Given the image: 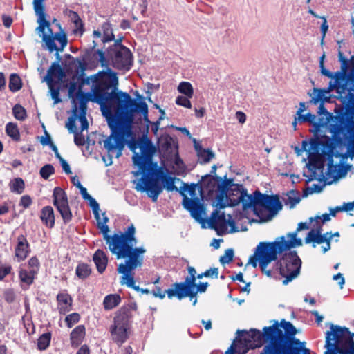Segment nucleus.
Segmentation results:
<instances>
[{"label":"nucleus","instance_id":"nucleus-1","mask_svg":"<svg viewBox=\"0 0 354 354\" xmlns=\"http://www.w3.org/2000/svg\"><path fill=\"white\" fill-rule=\"evenodd\" d=\"M129 147L133 153L132 157L133 165L138 168V170L131 173L135 177L142 175L140 178L132 181L136 191L146 192L153 202H156L163 187L158 179L151 178L153 176L161 177L164 187L167 192L180 191L175 186V183L179 182L180 179L165 174L162 168H158L157 164L152 162L155 149L147 137L131 141Z\"/></svg>","mask_w":354,"mask_h":354},{"label":"nucleus","instance_id":"nucleus-2","mask_svg":"<svg viewBox=\"0 0 354 354\" xmlns=\"http://www.w3.org/2000/svg\"><path fill=\"white\" fill-rule=\"evenodd\" d=\"M297 112L295 119L299 123L309 122L317 141L311 142L312 149L323 147L322 153L329 155L334 149L333 140L349 138L354 149V112Z\"/></svg>","mask_w":354,"mask_h":354},{"label":"nucleus","instance_id":"nucleus-3","mask_svg":"<svg viewBox=\"0 0 354 354\" xmlns=\"http://www.w3.org/2000/svg\"><path fill=\"white\" fill-rule=\"evenodd\" d=\"M118 85L116 73H112L111 75H104L93 89L92 100L99 104L100 111H148V103L152 104L153 109L163 111L151 100L153 93L160 88L159 84L147 83L146 97L136 91L133 98L128 93L119 90Z\"/></svg>","mask_w":354,"mask_h":354},{"label":"nucleus","instance_id":"nucleus-4","mask_svg":"<svg viewBox=\"0 0 354 354\" xmlns=\"http://www.w3.org/2000/svg\"><path fill=\"white\" fill-rule=\"evenodd\" d=\"M135 112H102L111 129V135L104 140V147L109 153L108 159L103 158L106 166L112 164L111 154L122 155L126 140L132 136V125Z\"/></svg>","mask_w":354,"mask_h":354},{"label":"nucleus","instance_id":"nucleus-5","mask_svg":"<svg viewBox=\"0 0 354 354\" xmlns=\"http://www.w3.org/2000/svg\"><path fill=\"white\" fill-rule=\"evenodd\" d=\"M350 66L349 80L353 84L352 86L346 88V84L344 83V75L337 73L335 76L336 83L330 81L327 89H314L310 103L317 104L321 102L319 111H326L323 103L330 101V93L335 90L345 107V111H354V55L350 58Z\"/></svg>","mask_w":354,"mask_h":354},{"label":"nucleus","instance_id":"nucleus-6","mask_svg":"<svg viewBox=\"0 0 354 354\" xmlns=\"http://www.w3.org/2000/svg\"><path fill=\"white\" fill-rule=\"evenodd\" d=\"M137 242V239L135 238L134 240H131L127 243V250L120 252V254L117 252L112 254L116 256L117 259H126L125 262L119 264L117 268L118 272L122 274L120 284L122 286L125 285L138 292L148 294L150 291L148 289L140 288L139 286H136L134 280L133 270L142 267L144 254L146 252V249L143 246L135 247Z\"/></svg>","mask_w":354,"mask_h":354},{"label":"nucleus","instance_id":"nucleus-7","mask_svg":"<svg viewBox=\"0 0 354 354\" xmlns=\"http://www.w3.org/2000/svg\"><path fill=\"white\" fill-rule=\"evenodd\" d=\"M89 205L92 208L95 218L97 223V227L103 234V238L106 241L108 248L111 253H118L126 250L128 248V243L136 238V228L133 224L129 225L127 229L124 232H118L114 233L113 235H109V228L106 225L109 218L102 214L101 217L100 215V206L98 203L92 196L88 198Z\"/></svg>","mask_w":354,"mask_h":354},{"label":"nucleus","instance_id":"nucleus-8","mask_svg":"<svg viewBox=\"0 0 354 354\" xmlns=\"http://www.w3.org/2000/svg\"><path fill=\"white\" fill-rule=\"evenodd\" d=\"M301 245V241L295 239V234L292 239L286 242L283 239L274 242H261L257 246L254 254L250 257L248 263L256 268L259 262L262 272L268 277H271V270H268L267 267L272 261L277 259V255Z\"/></svg>","mask_w":354,"mask_h":354},{"label":"nucleus","instance_id":"nucleus-9","mask_svg":"<svg viewBox=\"0 0 354 354\" xmlns=\"http://www.w3.org/2000/svg\"><path fill=\"white\" fill-rule=\"evenodd\" d=\"M354 333L348 328L330 324L326 333L324 354H354Z\"/></svg>","mask_w":354,"mask_h":354},{"label":"nucleus","instance_id":"nucleus-10","mask_svg":"<svg viewBox=\"0 0 354 354\" xmlns=\"http://www.w3.org/2000/svg\"><path fill=\"white\" fill-rule=\"evenodd\" d=\"M281 333L277 322L276 325L263 328V336L271 342L264 347L261 354H310V350L303 346L305 343H301L299 339H292L288 345L273 341L277 335Z\"/></svg>","mask_w":354,"mask_h":354},{"label":"nucleus","instance_id":"nucleus-11","mask_svg":"<svg viewBox=\"0 0 354 354\" xmlns=\"http://www.w3.org/2000/svg\"><path fill=\"white\" fill-rule=\"evenodd\" d=\"M45 35L51 34L53 37V44L55 46V49L50 50L48 47V45L43 39V37L39 35L37 32V33L41 38L42 42L44 43L43 47L47 49L50 53H53L56 51V57L58 59L57 62H53L50 68L47 71L46 75L44 77L43 81H45L47 83L48 86H50L51 82L53 84L54 80L62 81L65 77V73L63 68L59 64V62L61 60V57L59 55V52H62L67 45V37L64 32H59L56 33H53L52 29L50 28V24L49 23V26L45 28L44 31Z\"/></svg>","mask_w":354,"mask_h":354},{"label":"nucleus","instance_id":"nucleus-12","mask_svg":"<svg viewBox=\"0 0 354 354\" xmlns=\"http://www.w3.org/2000/svg\"><path fill=\"white\" fill-rule=\"evenodd\" d=\"M180 194L183 196V205L196 221L203 219L204 207L201 203L203 198L202 188L196 184L188 185L183 183Z\"/></svg>","mask_w":354,"mask_h":354},{"label":"nucleus","instance_id":"nucleus-13","mask_svg":"<svg viewBox=\"0 0 354 354\" xmlns=\"http://www.w3.org/2000/svg\"><path fill=\"white\" fill-rule=\"evenodd\" d=\"M112 341L119 346L127 341L131 333L130 315L127 311H119L110 326Z\"/></svg>","mask_w":354,"mask_h":354},{"label":"nucleus","instance_id":"nucleus-14","mask_svg":"<svg viewBox=\"0 0 354 354\" xmlns=\"http://www.w3.org/2000/svg\"><path fill=\"white\" fill-rule=\"evenodd\" d=\"M301 266V261L296 252H290L283 255L279 261V272L284 278L283 285H288L299 276Z\"/></svg>","mask_w":354,"mask_h":354},{"label":"nucleus","instance_id":"nucleus-15","mask_svg":"<svg viewBox=\"0 0 354 354\" xmlns=\"http://www.w3.org/2000/svg\"><path fill=\"white\" fill-rule=\"evenodd\" d=\"M257 202L255 214L263 221L272 219L282 209L277 196H269L260 192Z\"/></svg>","mask_w":354,"mask_h":354},{"label":"nucleus","instance_id":"nucleus-16","mask_svg":"<svg viewBox=\"0 0 354 354\" xmlns=\"http://www.w3.org/2000/svg\"><path fill=\"white\" fill-rule=\"evenodd\" d=\"M121 41V39H116L114 44L109 48L108 55L113 67L118 69H129L133 63L132 54Z\"/></svg>","mask_w":354,"mask_h":354},{"label":"nucleus","instance_id":"nucleus-17","mask_svg":"<svg viewBox=\"0 0 354 354\" xmlns=\"http://www.w3.org/2000/svg\"><path fill=\"white\" fill-rule=\"evenodd\" d=\"M189 276H187L183 282L174 283L173 288L167 290V297L172 299L176 297L179 300L189 295L194 297V293L192 292V289H196V270L192 266L187 268Z\"/></svg>","mask_w":354,"mask_h":354},{"label":"nucleus","instance_id":"nucleus-18","mask_svg":"<svg viewBox=\"0 0 354 354\" xmlns=\"http://www.w3.org/2000/svg\"><path fill=\"white\" fill-rule=\"evenodd\" d=\"M44 1L45 0H33L32 1L35 12L37 16V22L39 24L35 30L43 37V39L51 50L55 49L53 41V37L51 34L45 35L44 32L45 28L49 26V21L46 19V14L45 12Z\"/></svg>","mask_w":354,"mask_h":354},{"label":"nucleus","instance_id":"nucleus-19","mask_svg":"<svg viewBox=\"0 0 354 354\" xmlns=\"http://www.w3.org/2000/svg\"><path fill=\"white\" fill-rule=\"evenodd\" d=\"M322 226L317 225L315 228L311 229L307 234L304 241L306 244L311 243L313 248H316L317 245L325 243L322 246L323 253H326L330 249V241L333 236H339V232L332 234V232H326L322 234Z\"/></svg>","mask_w":354,"mask_h":354},{"label":"nucleus","instance_id":"nucleus-20","mask_svg":"<svg viewBox=\"0 0 354 354\" xmlns=\"http://www.w3.org/2000/svg\"><path fill=\"white\" fill-rule=\"evenodd\" d=\"M53 205L62 216L64 223H68L72 219V213L68 205V198L65 192L60 187L53 190Z\"/></svg>","mask_w":354,"mask_h":354},{"label":"nucleus","instance_id":"nucleus-21","mask_svg":"<svg viewBox=\"0 0 354 354\" xmlns=\"http://www.w3.org/2000/svg\"><path fill=\"white\" fill-rule=\"evenodd\" d=\"M233 191L236 192V194H234L236 197L234 198L233 201H232L230 204L232 207L236 206L241 203L244 210L252 208L254 212H256L257 206V198L259 197L260 192L255 191L253 196L248 194L246 192L243 190L242 186H237Z\"/></svg>","mask_w":354,"mask_h":354},{"label":"nucleus","instance_id":"nucleus-22","mask_svg":"<svg viewBox=\"0 0 354 354\" xmlns=\"http://www.w3.org/2000/svg\"><path fill=\"white\" fill-rule=\"evenodd\" d=\"M112 73L113 72H110L109 73H107L102 72L86 77L85 83H86V84H92L91 91L88 93L86 97L84 96L82 94H80L79 95L77 96L76 99L73 100L74 103H75L76 104H79L80 111H86L87 108L86 104L88 101L99 104L97 102L92 100L91 96L93 92V89L95 88V86H97L99 84L100 81L101 80V78L104 77V75H111Z\"/></svg>","mask_w":354,"mask_h":354},{"label":"nucleus","instance_id":"nucleus-23","mask_svg":"<svg viewBox=\"0 0 354 354\" xmlns=\"http://www.w3.org/2000/svg\"><path fill=\"white\" fill-rule=\"evenodd\" d=\"M348 172L347 168L342 164H334L332 156L328 159V167L322 174L323 180L326 184L330 185L344 177Z\"/></svg>","mask_w":354,"mask_h":354},{"label":"nucleus","instance_id":"nucleus-24","mask_svg":"<svg viewBox=\"0 0 354 354\" xmlns=\"http://www.w3.org/2000/svg\"><path fill=\"white\" fill-rule=\"evenodd\" d=\"M338 59L341 63V71H337L334 74L326 69L325 67L320 69L321 73L329 78L333 79V83H336V75L337 73H342L344 75V83L346 84V88H348V82H351L349 80V73L351 72L350 59L346 58L343 53L339 50L338 53Z\"/></svg>","mask_w":354,"mask_h":354},{"label":"nucleus","instance_id":"nucleus-25","mask_svg":"<svg viewBox=\"0 0 354 354\" xmlns=\"http://www.w3.org/2000/svg\"><path fill=\"white\" fill-rule=\"evenodd\" d=\"M66 123V127L70 133H75L77 130L75 122L77 120L81 124V131L86 130L88 127V122L86 119V112H72Z\"/></svg>","mask_w":354,"mask_h":354},{"label":"nucleus","instance_id":"nucleus-26","mask_svg":"<svg viewBox=\"0 0 354 354\" xmlns=\"http://www.w3.org/2000/svg\"><path fill=\"white\" fill-rule=\"evenodd\" d=\"M228 219H227L223 212H221L219 209H215L209 218V225L212 228L215 230L226 229L228 224L231 225L233 223L231 221V216L228 215Z\"/></svg>","mask_w":354,"mask_h":354},{"label":"nucleus","instance_id":"nucleus-27","mask_svg":"<svg viewBox=\"0 0 354 354\" xmlns=\"http://www.w3.org/2000/svg\"><path fill=\"white\" fill-rule=\"evenodd\" d=\"M232 183V179L223 181L221 177H213L209 179L205 188L209 194H213L214 191L227 192L234 185Z\"/></svg>","mask_w":354,"mask_h":354},{"label":"nucleus","instance_id":"nucleus-28","mask_svg":"<svg viewBox=\"0 0 354 354\" xmlns=\"http://www.w3.org/2000/svg\"><path fill=\"white\" fill-rule=\"evenodd\" d=\"M170 167L172 169V173L176 176H185L187 175V166L179 157L178 153L176 151L173 160H171Z\"/></svg>","mask_w":354,"mask_h":354},{"label":"nucleus","instance_id":"nucleus-29","mask_svg":"<svg viewBox=\"0 0 354 354\" xmlns=\"http://www.w3.org/2000/svg\"><path fill=\"white\" fill-rule=\"evenodd\" d=\"M93 260L97 271L102 273L106 270L108 263V257L105 252L102 250H97L93 254Z\"/></svg>","mask_w":354,"mask_h":354},{"label":"nucleus","instance_id":"nucleus-30","mask_svg":"<svg viewBox=\"0 0 354 354\" xmlns=\"http://www.w3.org/2000/svg\"><path fill=\"white\" fill-rule=\"evenodd\" d=\"M193 142L197 155L201 163H207L214 158L215 154L211 149H203L195 138H193Z\"/></svg>","mask_w":354,"mask_h":354},{"label":"nucleus","instance_id":"nucleus-31","mask_svg":"<svg viewBox=\"0 0 354 354\" xmlns=\"http://www.w3.org/2000/svg\"><path fill=\"white\" fill-rule=\"evenodd\" d=\"M86 335L85 327L84 325L76 326L71 333L70 339L73 346H78L83 341Z\"/></svg>","mask_w":354,"mask_h":354},{"label":"nucleus","instance_id":"nucleus-32","mask_svg":"<svg viewBox=\"0 0 354 354\" xmlns=\"http://www.w3.org/2000/svg\"><path fill=\"white\" fill-rule=\"evenodd\" d=\"M60 313L65 314L71 310L72 299L68 294L59 293L57 296Z\"/></svg>","mask_w":354,"mask_h":354},{"label":"nucleus","instance_id":"nucleus-33","mask_svg":"<svg viewBox=\"0 0 354 354\" xmlns=\"http://www.w3.org/2000/svg\"><path fill=\"white\" fill-rule=\"evenodd\" d=\"M86 79H82L81 83H79V77L73 76L72 77L71 81L68 84V96L70 97H73L75 95L77 96L81 93V89L84 84H86L85 83Z\"/></svg>","mask_w":354,"mask_h":354},{"label":"nucleus","instance_id":"nucleus-34","mask_svg":"<svg viewBox=\"0 0 354 354\" xmlns=\"http://www.w3.org/2000/svg\"><path fill=\"white\" fill-rule=\"evenodd\" d=\"M28 243L24 236L18 237V243L15 248V255L19 260H24L26 258L28 250Z\"/></svg>","mask_w":354,"mask_h":354},{"label":"nucleus","instance_id":"nucleus-35","mask_svg":"<svg viewBox=\"0 0 354 354\" xmlns=\"http://www.w3.org/2000/svg\"><path fill=\"white\" fill-rule=\"evenodd\" d=\"M40 218L44 224L49 227H53L55 225V216L54 211L52 207H44L41 212Z\"/></svg>","mask_w":354,"mask_h":354},{"label":"nucleus","instance_id":"nucleus-36","mask_svg":"<svg viewBox=\"0 0 354 354\" xmlns=\"http://www.w3.org/2000/svg\"><path fill=\"white\" fill-rule=\"evenodd\" d=\"M214 192H219V194L216 196V206L220 208H225L227 206H232L231 202L233 201V198H230L229 196H227V192L223 191H214Z\"/></svg>","mask_w":354,"mask_h":354},{"label":"nucleus","instance_id":"nucleus-37","mask_svg":"<svg viewBox=\"0 0 354 354\" xmlns=\"http://www.w3.org/2000/svg\"><path fill=\"white\" fill-rule=\"evenodd\" d=\"M121 301V297L118 294H111L104 299L103 305L106 310H111L116 307Z\"/></svg>","mask_w":354,"mask_h":354},{"label":"nucleus","instance_id":"nucleus-38","mask_svg":"<svg viewBox=\"0 0 354 354\" xmlns=\"http://www.w3.org/2000/svg\"><path fill=\"white\" fill-rule=\"evenodd\" d=\"M309 223H310V222L309 223H307V222H301L298 224L297 225V228L295 232H290V233H288L286 234V236H281L280 238H279L277 241H281L282 239L286 242V241H289L290 239H292V234H295V237L297 240H300L301 242V239H299V238H297V232L301 231V230H308L309 228Z\"/></svg>","mask_w":354,"mask_h":354},{"label":"nucleus","instance_id":"nucleus-39","mask_svg":"<svg viewBox=\"0 0 354 354\" xmlns=\"http://www.w3.org/2000/svg\"><path fill=\"white\" fill-rule=\"evenodd\" d=\"M36 274L35 270H30V272H27L25 270H21L19 273V279L21 281L27 286L32 283L34 280V275Z\"/></svg>","mask_w":354,"mask_h":354},{"label":"nucleus","instance_id":"nucleus-40","mask_svg":"<svg viewBox=\"0 0 354 354\" xmlns=\"http://www.w3.org/2000/svg\"><path fill=\"white\" fill-rule=\"evenodd\" d=\"M8 86L12 92L18 91L21 88L22 83L18 75L15 73L10 75Z\"/></svg>","mask_w":354,"mask_h":354},{"label":"nucleus","instance_id":"nucleus-41","mask_svg":"<svg viewBox=\"0 0 354 354\" xmlns=\"http://www.w3.org/2000/svg\"><path fill=\"white\" fill-rule=\"evenodd\" d=\"M179 93L186 95L188 97H192L194 95V88L191 83L188 82H181L177 88Z\"/></svg>","mask_w":354,"mask_h":354},{"label":"nucleus","instance_id":"nucleus-42","mask_svg":"<svg viewBox=\"0 0 354 354\" xmlns=\"http://www.w3.org/2000/svg\"><path fill=\"white\" fill-rule=\"evenodd\" d=\"M6 132L8 136L12 138L14 140H19L20 138V133L16 124L13 122H8L6 126Z\"/></svg>","mask_w":354,"mask_h":354},{"label":"nucleus","instance_id":"nucleus-43","mask_svg":"<svg viewBox=\"0 0 354 354\" xmlns=\"http://www.w3.org/2000/svg\"><path fill=\"white\" fill-rule=\"evenodd\" d=\"M75 272L80 279H84L91 274V270L87 264L82 263L77 266Z\"/></svg>","mask_w":354,"mask_h":354},{"label":"nucleus","instance_id":"nucleus-44","mask_svg":"<svg viewBox=\"0 0 354 354\" xmlns=\"http://www.w3.org/2000/svg\"><path fill=\"white\" fill-rule=\"evenodd\" d=\"M25 187V184L22 178H17L10 183V190L18 194H21Z\"/></svg>","mask_w":354,"mask_h":354},{"label":"nucleus","instance_id":"nucleus-45","mask_svg":"<svg viewBox=\"0 0 354 354\" xmlns=\"http://www.w3.org/2000/svg\"><path fill=\"white\" fill-rule=\"evenodd\" d=\"M51 335L49 333L41 335L37 339V346L39 350L46 349L50 342Z\"/></svg>","mask_w":354,"mask_h":354},{"label":"nucleus","instance_id":"nucleus-46","mask_svg":"<svg viewBox=\"0 0 354 354\" xmlns=\"http://www.w3.org/2000/svg\"><path fill=\"white\" fill-rule=\"evenodd\" d=\"M281 324L287 336L294 337L296 335L297 330L291 322L283 319L281 321Z\"/></svg>","mask_w":354,"mask_h":354},{"label":"nucleus","instance_id":"nucleus-47","mask_svg":"<svg viewBox=\"0 0 354 354\" xmlns=\"http://www.w3.org/2000/svg\"><path fill=\"white\" fill-rule=\"evenodd\" d=\"M308 158L309 165H313L314 167H319V165H321L322 167L323 168L322 157L319 153L309 152Z\"/></svg>","mask_w":354,"mask_h":354},{"label":"nucleus","instance_id":"nucleus-48","mask_svg":"<svg viewBox=\"0 0 354 354\" xmlns=\"http://www.w3.org/2000/svg\"><path fill=\"white\" fill-rule=\"evenodd\" d=\"M39 173L44 179L47 180L50 175L55 173L54 167L50 164L45 165L41 168Z\"/></svg>","mask_w":354,"mask_h":354},{"label":"nucleus","instance_id":"nucleus-49","mask_svg":"<svg viewBox=\"0 0 354 354\" xmlns=\"http://www.w3.org/2000/svg\"><path fill=\"white\" fill-rule=\"evenodd\" d=\"M248 335L257 342L255 346H260L261 345L263 335L259 330L251 329Z\"/></svg>","mask_w":354,"mask_h":354},{"label":"nucleus","instance_id":"nucleus-50","mask_svg":"<svg viewBox=\"0 0 354 354\" xmlns=\"http://www.w3.org/2000/svg\"><path fill=\"white\" fill-rule=\"evenodd\" d=\"M234 257V250L231 248L227 249L225 251V253L223 256H221L219 259L220 262L222 264H227L231 262L233 260Z\"/></svg>","mask_w":354,"mask_h":354},{"label":"nucleus","instance_id":"nucleus-51","mask_svg":"<svg viewBox=\"0 0 354 354\" xmlns=\"http://www.w3.org/2000/svg\"><path fill=\"white\" fill-rule=\"evenodd\" d=\"M80 319V316L77 313H71L65 318V322L68 328H71L74 324L77 323Z\"/></svg>","mask_w":354,"mask_h":354},{"label":"nucleus","instance_id":"nucleus-52","mask_svg":"<svg viewBox=\"0 0 354 354\" xmlns=\"http://www.w3.org/2000/svg\"><path fill=\"white\" fill-rule=\"evenodd\" d=\"M191 97H188L186 95L185 96H178L176 99V104L181 106L186 109H191L192 108V104L189 100Z\"/></svg>","mask_w":354,"mask_h":354},{"label":"nucleus","instance_id":"nucleus-53","mask_svg":"<svg viewBox=\"0 0 354 354\" xmlns=\"http://www.w3.org/2000/svg\"><path fill=\"white\" fill-rule=\"evenodd\" d=\"M69 17L71 18V21L74 23L75 28L77 29L82 28L83 25L82 20L77 12L73 11H70L69 12Z\"/></svg>","mask_w":354,"mask_h":354},{"label":"nucleus","instance_id":"nucleus-54","mask_svg":"<svg viewBox=\"0 0 354 354\" xmlns=\"http://www.w3.org/2000/svg\"><path fill=\"white\" fill-rule=\"evenodd\" d=\"M49 88V91L50 93V96L52 99L54 100V104H57L61 101L59 98V90L58 88H55L53 84L51 83L50 86H48Z\"/></svg>","mask_w":354,"mask_h":354},{"label":"nucleus","instance_id":"nucleus-55","mask_svg":"<svg viewBox=\"0 0 354 354\" xmlns=\"http://www.w3.org/2000/svg\"><path fill=\"white\" fill-rule=\"evenodd\" d=\"M81 132H77V130H75V133H74V142L77 146H83L85 144V138L84 136Z\"/></svg>","mask_w":354,"mask_h":354},{"label":"nucleus","instance_id":"nucleus-56","mask_svg":"<svg viewBox=\"0 0 354 354\" xmlns=\"http://www.w3.org/2000/svg\"><path fill=\"white\" fill-rule=\"evenodd\" d=\"M108 26V24L103 25V28H106V30L104 29V36L102 39L103 42H108L114 39V35L111 31H109V28H107Z\"/></svg>","mask_w":354,"mask_h":354},{"label":"nucleus","instance_id":"nucleus-57","mask_svg":"<svg viewBox=\"0 0 354 354\" xmlns=\"http://www.w3.org/2000/svg\"><path fill=\"white\" fill-rule=\"evenodd\" d=\"M205 277H209L212 279H217L218 277V270L216 268H212L204 272Z\"/></svg>","mask_w":354,"mask_h":354},{"label":"nucleus","instance_id":"nucleus-58","mask_svg":"<svg viewBox=\"0 0 354 354\" xmlns=\"http://www.w3.org/2000/svg\"><path fill=\"white\" fill-rule=\"evenodd\" d=\"M32 204V198L28 195L21 196L19 202V205L24 208H28Z\"/></svg>","mask_w":354,"mask_h":354},{"label":"nucleus","instance_id":"nucleus-59","mask_svg":"<svg viewBox=\"0 0 354 354\" xmlns=\"http://www.w3.org/2000/svg\"><path fill=\"white\" fill-rule=\"evenodd\" d=\"M319 219H322V223H324L330 220V216L329 214L325 213L322 214L321 216H317L315 218L310 217L309 218L310 223H312L314 221H317Z\"/></svg>","mask_w":354,"mask_h":354},{"label":"nucleus","instance_id":"nucleus-60","mask_svg":"<svg viewBox=\"0 0 354 354\" xmlns=\"http://www.w3.org/2000/svg\"><path fill=\"white\" fill-rule=\"evenodd\" d=\"M4 299L8 303H12L15 299V295L13 290H7L4 292Z\"/></svg>","mask_w":354,"mask_h":354},{"label":"nucleus","instance_id":"nucleus-61","mask_svg":"<svg viewBox=\"0 0 354 354\" xmlns=\"http://www.w3.org/2000/svg\"><path fill=\"white\" fill-rule=\"evenodd\" d=\"M151 293L153 294V295L155 297H158L160 299H164L165 297V294L167 295V290H165V292L162 290V289L158 287V286H156L155 290H153Z\"/></svg>","mask_w":354,"mask_h":354},{"label":"nucleus","instance_id":"nucleus-62","mask_svg":"<svg viewBox=\"0 0 354 354\" xmlns=\"http://www.w3.org/2000/svg\"><path fill=\"white\" fill-rule=\"evenodd\" d=\"M28 265L32 268L31 270L34 269L37 272L39 266V260L36 257H32L28 261Z\"/></svg>","mask_w":354,"mask_h":354},{"label":"nucleus","instance_id":"nucleus-63","mask_svg":"<svg viewBox=\"0 0 354 354\" xmlns=\"http://www.w3.org/2000/svg\"><path fill=\"white\" fill-rule=\"evenodd\" d=\"M59 162L61 163V165H62V167L64 171L66 174H70L72 173L69 165L64 158H62L61 160H59Z\"/></svg>","mask_w":354,"mask_h":354},{"label":"nucleus","instance_id":"nucleus-64","mask_svg":"<svg viewBox=\"0 0 354 354\" xmlns=\"http://www.w3.org/2000/svg\"><path fill=\"white\" fill-rule=\"evenodd\" d=\"M209 286L207 282L200 283L197 286H196V290L195 292L203 293L205 292Z\"/></svg>","mask_w":354,"mask_h":354}]
</instances>
